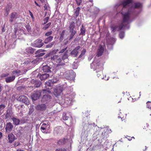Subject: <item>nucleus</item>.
Segmentation results:
<instances>
[{
    "instance_id": "1",
    "label": "nucleus",
    "mask_w": 151,
    "mask_h": 151,
    "mask_svg": "<svg viewBox=\"0 0 151 151\" xmlns=\"http://www.w3.org/2000/svg\"><path fill=\"white\" fill-rule=\"evenodd\" d=\"M69 30L70 32V35L69 40H71L73 38L74 36L76 34V32L74 29L75 27L74 22H72L69 23Z\"/></svg>"
},
{
    "instance_id": "2",
    "label": "nucleus",
    "mask_w": 151,
    "mask_h": 151,
    "mask_svg": "<svg viewBox=\"0 0 151 151\" xmlns=\"http://www.w3.org/2000/svg\"><path fill=\"white\" fill-rule=\"evenodd\" d=\"M50 59L51 60L55 61L57 64V67L63 66L65 64L64 61L58 55H55L51 56Z\"/></svg>"
},
{
    "instance_id": "3",
    "label": "nucleus",
    "mask_w": 151,
    "mask_h": 151,
    "mask_svg": "<svg viewBox=\"0 0 151 151\" xmlns=\"http://www.w3.org/2000/svg\"><path fill=\"white\" fill-rule=\"evenodd\" d=\"M19 70H14L12 72V76H9L5 78V80L6 83H9L13 82L15 79V76H18L20 73Z\"/></svg>"
},
{
    "instance_id": "4",
    "label": "nucleus",
    "mask_w": 151,
    "mask_h": 151,
    "mask_svg": "<svg viewBox=\"0 0 151 151\" xmlns=\"http://www.w3.org/2000/svg\"><path fill=\"white\" fill-rule=\"evenodd\" d=\"M94 65H95V70H96L99 69V71H96L97 73V76L98 77L101 78H102V75L103 74L102 68L101 66L100 65V63H95V62H93L92 64Z\"/></svg>"
},
{
    "instance_id": "5",
    "label": "nucleus",
    "mask_w": 151,
    "mask_h": 151,
    "mask_svg": "<svg viewBox=\"0 0 151 151\" xmlns=\"http://www.w3.org/2000/svg\"><path fill=\"white\" fill-rule=\"evenodd\" d=\"M17 100L22 102L26 105H29V102L27 97L25 96L21 95L17 97Z\"/></svg>"
},
{
    "instance_id": "6",
    "label": "nucleus",
    "mask_w": 151,
    "mask_h": 151,
    "mask_svg": "<svg viewBox=\"0 0 151 151\" xmlns=\"http://www.w3.org/2000/svg\"><path fill=\"white\" fill-rule=\"evenodd\" d=\"M42 91L41 90L35 91L31 94V98L34 101L38 99L41 95Z\"/></svg>"
},
{
    "instance_id": "7",
    "label": "nucleus",
    "mask_w": 151,
    "mask_h": 151,
    "mask_svg": "<svg viewBox=\"0 0 151 151\" xmlns=\"http://www.w3.org/2000/svg\"><path fill=\"white\" fill-rule=\"evenodd\" d=\"M121 14L123 16V22H128L129 20L130 19V17L129 16V11L127 13H125L124 14L122 12Z\"/></svg>"
},
{
    "instance_id": "8",
    "label": "nucleus",
    "mask_w": 151,
    "mask_h": 151,
    "mask_svg": "<svg viewBox=\"0 0 151 151\" xmlns=\"http://www.w3.org/2000/svg\"><path fill=\"white\" fill-rule=\"evenodd\" d=\"M44 45L42 42V40L40 39H37L35 41L34 43V46L36 47H40Z\"/></svg>"
},
{
    "instance_id": "9",
    "label": "nucleus",
    "mask_w": 151,
    "mask_h": 151,
    "mask_svg": "<svg viewBox=\"0 0 151 151\" xmlns=\"http://www.w3.org/2000/svg\"><path fill=\"white\" fill-rule=\"evenodd\" d=\"M51 99V97L49 95H45L42 99L41 101L43 103H47V101H49Z\"/></svg>"
},
{
    "instance_id": "10",
    "label": "nucleus",
    "mask_w": 151,
    "mask_h": 151,
    "mask_svg": "<svg viewBox=\"0 0 151 151\" xmlns=\"http://www.w3.org/2000/svg\"><path fill=\"white\" fill-rule=\"evenodd\" d=\"M49 76L48 74L45 73L41 75L40 73H39L37 76V77H39L41 81H43L49 78Z\"/></svg>"
},
{
    "instance_id": "11",
    "label": "nucleus",
    "mask_w": 151,
    "mask_h": 151,
    "mask_svg": "<svg viewBox=\"0 0 151 151\" xmlns=\"http://www.w3.org/2000/svg\"><path fill=\"white\" fill-rule=\"evenodd\" d=\"M104 51V48L101 45H99L97 50V55L98 57L101 56Z\"/></svg>"
},
{
    "instance_id": "12",
    "label": "nucleus",
    "mask_w": 151,
    "mask_h": 151,
    "mask_svg": "<svg viewBox=\"0 0 151 151\" xmlns=\"http://www.w3.org/2000/svg\"><path fill=\"white\" fill-rule=\"evenodd\" d=\"M46 106L45 104H41L37 105L36 107V109L38 110L41 111H45L46 109Z\"/></svg>"
},
{
    "instance_id": "13",
    "label": "nucleus",
    "mask_w": 151,
    "mask_h": 151,
    "mask_svg": "<svg viewBox=\"0 0 151 151\" xmlns=\"http://www.w3.org/2000/svg\"><path fill=\"white\" fill-rule=\"evenodd\" d=\"M17 14L16 12H13L11 13L10 15L9 22L11 23L12 22L15 18H17Z\"/></svg>"
},
{
    "instance_id": "14",
    "label": "nucleus",
    "mask_w": 151,
    "mask_h": 151,
    "mask_svg": "<svg viewBox=\"0 0 151 151\" xmlns=\"http://www.w3.org/2000/svg\"><path fill=\"white\" fill-rule=\"evenodd\" d=\"M62 91V89L60 87L55 88L54 89L53 93L56 96H59Z\"/></svg>"
},
{
    "instance_id": "15",
    "label": "nucleus",
    "mask_w": 151,
    "mask_h": 151,
    "mask_svg": "<svg viewBox=\"0 0 151 151\" xmlns=\"http://www.w3.org/2000/svg\"><path fill=\"white\" fill-rule=\"evenodd\" d=\"M80 47L78 46L73 49L70 52V54L74 55V57H76L78 53V50L80 49Z\"/></svg>"
},
{
    "instance_id": "16",
    "label": "nucleus",
    "mask_w": 151,
    "mask_h": 151,
    "mask_svg": "<svg viewBox=\"0 0 151 151\" xmlns=\"http://www.w3.org/2000/svg\"><path fill=\"white\" fill-rule=\"evenodd\" d=\"M44 51V50L42 49H40L37 50L36 52V54L35 56L37 57H40L43 56L45 53L41 52Z\"/></svg>"
},
{
    "instance_id": "17",
    "label": "nucleus",
    "mask_w": 151,
    "mask_h": 151,
    "mask_svg": "<svg viewBox=\"0 0 151 151\" xmlns=\"http://www.w3.org/2000/svg\"><path fill=\"white\" fill-rule=\"evenodd\" d=\"M132 0H125L122 2V4H120L119 6H122V7L123 6V7H125L126 6L132 2Z\"/></svg>"
},
{
    "instance_id": "18",
    "label": "nucleus",
    "mask_w": 151,
    "mask_h": 151,
    "mask_svg": "<svg viewBox=\"0 0 151 151\" xmlns=\"http://www.w3.org/2000/svg\"><path fill=\"white\" fill-rule=\"evenodd\" d=\"M13 127V126L12 123H7L5 128L6 131L7 132H9L12 130Z\"/></svg>"
},
{
    "instance_id": "19",
    "label": "nucleus",
    "mask_w": 151,
    "mask_h": 151,
    "mask_svg": "<svg viewBox=\"0 0 151 151\" xmlns=\"http://www.w3.org/2000/svg\"><path fill=\"white\" fill-rule=\"evenodd\" d=\"M50 125L49 124H47L46 123H43L41 125L40 129L44 130H48L49 129Z\"/></svg>"
},
{
    "instance_id": "20",
    "label": "nucleus",
    "mask_w": 151,
    "mask_h": 151,
    "mask_svg": "<svg viewBox=\"0 0 151 151\" xmlns=\"http://www.w3.org/2000/svg\"><path fill=\"white\" fill-rule=\"evenodd\" d=\"M8 140L9 142L12 143L15 139V137L14 135L12 133L8 135Z\"/></svg>"
},
{
    "instance_id": "21",
    "label": "nucleus",
    "mask_w": 151,
    "mask_h": 151,
    "mask_svg": "<svg viewBox=\"0 0 151 151\" xmlns=\"http://www.w3.org/2000/svg\"><path fill=\"white\" fill-rule=\"evenodd\" d=\"M55 83L53 80H49L46 82L45 86L51 87L53 86L54 84Z\"/></svg>"
},
{
    "instance_id": "22",
    "label": "nucleus",
    "mask_w": 151,
    "mask_h": 151,
    "mask_svg": "<svg viewBox=\"0 0 151 151\" xmlns=\"http://www.w3.org/2000/svg\"><path fill=\"white\" fill-rule=\"evenodd\" d=\"M51 68L47 65H45L43 67L42 70L45 72L48 73L51 71Z\"/></svg>"
},
{
    "instance_id": "23",
    "label": "nucleus",
    "mask_w": 151,
    "mask_h": 151,
    "mask_svg": "<svg viewBox=\"0 0 151 151\" xmlns=\"http://www.w3.org/2000/svg\"><path fill=\"white\" fill-rule=\"evenodd\" d=\"M70 116V114L69 113H64L63 114V119L64 120H67L68 119L69 117Z\"/></svg>"
},
{
    "instance_id": "24",
    "label": "nucleus",
    "mask_w": 151,
    "mask_h": 151,
    "mask_svg": "<svg viewBox=\"0 0 151 151\" xmlns=\"http://www.w3.org/2000/svg\"><path fill=\"white\" fill-rule=\"evenodd\" d=\"M11 111L9 109H8L6 112L5 115V119L10 118L12 116V114L11 113Z\"/></svg>"
},
{
    "instance_id": "25",
    "label": "nucleus",
    "mask_w": 151,
    "mask_h": 151,
    "mask_svg": "<svg viewBox=\"0 0 151 151\" xmlns=\"http://www.w3.org/2000/svg\"><path fill=\"white\" fill-rule=\"evenodd\" d=\"M32 82L34 83V86L36 87H39L41 84V82L39 81L32 80Z\"/></svg>"
},
{
    "instance_id": "26",
    "label": "nucleus",
    "mask_w": 151,
    "mask_h": 151,
    "mask_svg": "<svg viewBox=\"0 0 151 151\" xmlns=\"http://www.w3.org/2000/svg\"><path fill=\"white\" fill-rule=\"evenodd\" d=\"M80 31L81 33L79 34L80 35H85L86 29L83 25H82L81 26Z\"/></svg>"
},
{
    "instance_id": "27",
    "label": "nucleus",
    "mask_w": 151,
    "mask_h": 151,
    "mask_svg": "<svg viewBox=\"0 0 151 151\" xmlns=\"http://www.w3.org/2000/svg\"><path fill=\"white\" fill-rule=\"evenodd\" d=\"M6 107V105L5 104H0V115H1L3 112H1V111L3 110ZM2 122V120L0 119V122Z\"/></svg>"
},
{
    "instance_id": "28",
    "label": "nucleus",
    "mask_w": 151,
    "mask_h": 151,
    "mask_svg": "<svg viewBox=\"0 0 151 151\" xmlns=\"http://www.w3.org/2000/svg\"><path fill=\"white\" fill-rule=\"evenodd\" d=\"M53 38V37L50 36L46 38L44 42L45 44H47L50 42L52 41Z\"/></svg>"
},
{
    "instance_id": "29",
    "label": "nucleus",
    "mask_w": 151,
    "mask_h": 151,
    "mask_svg": "<svg viewBox=\"0 0 151 151\" xmlns=\"http://www.w3.org/2000/svg\"><path fill=\"white\" fill-rule=\"evenodd\" d=\"M26 52H27L28 53L32 54L34 52V49L31 47H29L27 48L26 49Z\"/></svg>"
},
{
    "instance_id": "30",
    "label": "nucleus",
    "mask_w": 151,
    "mask_h": 151,
    "mask_svg": "<svg viewBox=\"0 0 151 151\" xmlns=\"http://www.w3.org/2000/svg\"><path fill=\"white\" fill-rule=\"evenodd\" d=\"M120 113L121 114V115L118 116V118L119 119L120 118L122 122H126L127 121L126 117H124V116H123L121 112H120Z\"/></svg>"
},
{
    "instance_id": "31",
    "label": "nucleus",
    "mask_w": 151,
    "mask_h": 151,
    "mask_svg": "<svg viewBox=\"0 0 151 151\" xmlns=\"http://www.w3.org/2000/svg\"><path fill=\"white\" fill-rule=\"evenodd\" d=\"M68 50H66V52L64 53L62 57V59L63 60H64L66 59H67L68 58Z\"/></svg>"
},
{
    "instance_id": "32",
    "label": "nucleus",
    "mask_w": 151,
    "mask_h": 151,
    "mask_svg": "<svg viewBox=\"0 0 151 151\" xmlns=\"http://www.w3.org/2000/svg\"><path fill=\"white\" fill-rule=\"evenodd\" d=\"M65 143V138L60 139L57 142V144L59 145H62Z\"/></svg>"
},
{
    "instance_id": "33",
    "label": "nucleus",
    "mask_w": 151,
    "mask_h": 151,
    "mask_svg": "<svg viewBox=\"0 0 151 151\" xmlns=\"http://www.w3.org/2000/svg\"><path fill=\"white\" fill-rule=\"evenodd\" d=\"M80 8L78 7L76 9L74 13V15L76 17H77L79 15V13L80 11Z\"/></svg>"
},
{
    "instance_id": "34",
    "label": "nucleus",
    "mask_w": 151,
    "mask_h": 151,
    "mask_svg": "<svg viewBox=\"0 0 151 151\" xmlns=\"http://www.w3.org/2000/svg\"><path fill=\"white\" fill-rule=\"evenodd\" d=\"M147 107L148 108L150 109L151 110V101H148L146 103ZM150 116H151V114H150Z\"/></svg>"
},
{
    "instance_id": "35",
    "label": "nucleus",
    "mask_w": 151,
    "mask_h": 151,
    "mask_svg": "<svg viewBox=\"0 0 151 151\" xmlns=\"http://www.w3.org/2000/svg\"><path fill=\"white\" fill-rule=\"evenodd\" d=\"M86 52V49H84L83 50H82V51L81 52V54L78 57V58H81L82 57V56L84 55Z\"/></svg>"
},
{
    "instance_id": "36",
    "label": "nucleus",
    "mask_w": 151,
    "mask_h": 151,
    "mask_svg": "<svg viewBox=\"0 0 151 151\" xmlns=\"http://www.w3.org/2000/svg\"><path fill=\"white\" fill-rule=\"evenodd\" d=\"M124 26V25L123 24V23L122 22L121 24V25H120L119 27H117V29H118L117 30V31H119L120 30H121L123 28V27Z\"/></svg>"
},
{
    "instance_id": "37",
    "label": "nucleus",
    "mask_w": 151,
    "mask_h": 151,
    "mask_svg": "<svg viewBox=\"0 0 151 151\" xmlns=\"http://www.w3.org/2000/svg\"><path fill=\"white\" fill-rule=\"evenodd\" d=\"M51 23L50 22L47 23V24H46L45 27H43V29L45 30H46L47 28H48L51 25Z\"/></svg>"
},
{
    "instance_id": "38",
    "label": "nucleus",
    "mask_w": 151,
    "mask_h": 151,
    "mask_svg": "<svg viewBox=\"0 0 151 151\" xmlns=\"http://www.w3.org/2000/svg\"><path fill=\"white\" fill-rule=\"evenodd\" d=\"M12 119L14 123H19L20 122L19 119L14 117L12 118Z\"/></svg>"
},
{
    "instance_id": "39",
    "label": "nucleus",
    "mask_w": 151,
    "mask_h": 151,
    "mask_svg": "<svg viewBox=\"0 0 151 151\" xmlns=\"http://www.w3.org/2000/svg\"><path fill=\"white\" fill-rule=\"evenodd\" d=\"M25 27L28 32H31V28L29 24H27L25 26Z\"/></svg>"
},
{
    "instance_id": "40",
    "label": "nucleus",
    "mask_w": 151,
    "mask_h": 151,
    "mask_svg": "<svg viewBox=\"0 0 151 151\" xmlns=\"http://www.w3.org/2000/svg\"><path fill=\"white\" fill-rule=\"evenodd\" d=\"M119 36L120 38L122 39L124 36V32H121L119 34Z\"/></svg>"
},
{
    "instance_id": "41",
    "label": "nucleus",
    "mask_w": 151,
    "mask_h": 151,
    "mask_svg": "<svg viewBox=\"0 0 151 151\" xmlns=\"http://www.w3.org/2000/svg\"><path fill=\"white\" fill-rule=\"evenodd\" d=\"M45 10H50V7L48 5L45 4L44 6Z\"/></svg>"
},
{
    "instance_id": "42",
    "label": "nucleus",
    "mask_w": 151,
    "mask_h": 151,
    "mask_svg": "<svg viewBox=\"0 0 151 151\" xmlns=\"http://www.w3.org/2000/svg\"><path fill=\"white\" fill-rule=\"evenodd\" d=\"M141 4L139 3H135L134 7L135 8H138L141 6Z\"/></svg>"
},
{
    "instance_id": "43",
    "label": "nucleus",
    "mask_w": 151,
    "mask_h": 151,
    "mask_svg": "<svg viewBox=\"0 0 151 151\" xmlns=\"http://www.w3.org/2000/svg\"><path fill=\"white\" fill-rule=\"evenodd\" d=\"M52 31L48 32L45 33V35L46 36L49 37L52 34Z\"/></svg>"
},
{
    "instance_id": "44",
    "label": "nucleus",
    "mask_w": 151,
    "mask_h": 151,
    "mask_svg": "<svg viewBox=\"0 0 151 151\" xmlns=\"http://www.w3.org/2000/svg\"><path fill=\"white\" fill-rule=\"evenodd\" d=\"M65 32V30H63L62 31V33L61 34L60 38V39H63L64 36V34Z\"/></svg>"
},
{
    "instance_id": "45",
    "label": "nucleus",
    "mask_w": 151,
    "mask_h": 151,
    "mask_svg": "<svg viewBox=\"0 0 151 151\" xmlns=\"http://www.w3.org/2000/svg\"><path fill=\"white\" fill-rule=\"evenodd\" d=\"M54 44L53 42H52L49 43V44L46 45V47L47 48H50Z\"/></svg>"
},
{
    "instance_id": "46",
    "label": "nucleus",
    "mask_w": 151,
    "mask_h": 151,
    "mask_svg": "<svg viewBox=\"0 0 151 151\" xmlns=\"http://www.w3.org/2000/svg\"><path fill=\"white\" fill-rule=\"evenodd\" d=\"M9 75V74L7 73L6 74H4L3 73L1 74V77H6L8 76Z\"/></svg>"
},
{
    "instance_id": "47",
    "label": "nucleus",
    "mask_w": 151,
    "mask_h": 151,
    "mask_svg": "<svg viewBox=\"0 0 151 151\" xmlns=\"http://www.w3.org/2000/svg\"><path fill=\"white\" fill-rule=\"evenodd\" d=\"M76 1V3L78 6H79L81 5L82 3V0H75Z\"/></svg>"
},
{
    "instance_id": "48",
    "label": "nucleus",
    "mask_w": 151,
    "mask_h": 151,
    "mask_svg": "<svg viewBox=\"0 0 151 151\" xmlns=\"http://www.w3.org/2000/svg\"><path fill=\"white\" fill-rule=\"evenodd\" d=\"M67 49V47H66L64 48L63 49H62L60 51V52H59V53H63L65 51H66H66Z\"/></svg>"
},
{
    "instance_id": "49",
    "label": "nucleus",
    "mask_w": 151,
    "mask_h": 151,
    "mask_svg": "<svg viewBox=\"0 0 151 151\" xmlns=\"http://www.w3.org/2000/svg\"><path fill=\"white\" fill-rule=\"evenodd\" d=\"M49 17H45L44 19V24H45L49 20Z\"/></svg>"
},
{
    "instance_id": "50",
    "label": "nucleus",
    "mask_w": 151,
    "mask_h": 151,
    "mask_svg": "<svg viewBox=\"0 0 151 151\" xmlns=\"http://www.w3.org/2000/svg\"><path fill=\"white\" fill-rule=\"evenodd\" d=\"M111 28H112V31H114V32L116 30L117 31V30L118 29L117 27H116V26L112 27Z\"/></svg>"
},
{
    "instance_id": "51",
    "label": "nucleus",
    "mask_w": 151,
    "mask_h": 151,
    "mask_svg": "<svg viewBox=\"0 0 151 151\" xmlns=\"http://www.w3.org/2000/svg\"><path fill=\"white\" fill-rule=\"evenodd\" d=\"M55 151H66V150L65 148L59 149L56 150Z\"/></svg>"
},
{
    "instance_id": "52",
    "label": "nucleus",
    "mask_w": 151,
    "mask_h": 151,
    "mask_svg": "<svg viewBox=\"0 0 151 151\" xmlns=\"http://www.w3.org/2000/svg\"><path fill=\"white\" fill-rule=\"evenodd\" d=\"M126 138H127L129 140H132V138L134 139V137H131L130 136H127V137H126Z\"/></svg>"
},
{
    "instance_id": "53",
    "label": "nucleus",
    "mask_w": 151,
    "mask_h": 151,
    "mask_svg": "<svg viewBox=\"0 0 151 151\" xmlns=\"http://www.w3.org/2000/svg\"><path fill=\"white\" fill-rule=\"evenodd\" d=\"M29 15L33 19V14L32 13V12H31L30 11H29Z\"/></svg>"
},
{
    "instance_id": "54",
    "label": "nucleus",
    "mask_w": 151,
    "mask_h": 151,
    "mask_svg": "<svg viewBox=\"0 0 151 151\" xmlns=\"http://www.w3.org/2000/svg\"><path fill=\"white\" fill-rule=\"evenodd\" d=\"M19 144V143L18 142H15L14 144V146L15 147H17L18 146Z\"/></svg>"
},
{
    "instance_id": "55",
    "label": "nucleus",
    "mask_w": 151,
    "mask_h": 151,
    "mask_svg": "<svg viewBox=\"0 0 151 151\" xmlns=\"http://www.w3.org/2000/svg\"><path fill=\"white\" fill-rule=\"evenodd\" d=\"M35 3L37 6L39 7H40V6L35 1Z\"/></svg>"
},
{
    "instance_id": "56",
    "label": "nucleus",
    "mask_w": 151,
    "mask_h": 151,
    "mask_svg": "<svg viewBox=\"0 0 151 151\" xmlns=\"http://www.w3.org/2000/svg\"><path fill=\"white\" fill-rule=\"evenodd\" d=\"M6 16H7L9 13V10H7V9H6Z\"/></svg>"
},
{
    "instance_id": "57",
    "label": "nucleus",
    "mask_w": 151,
    "mask_h": 151,
    "mask_svg": "<svg viewBox=\"0 0 151 151\" xmlns=\"http://www.w3.org/2000/svg\"><path fill=\"white\" fill-rule=\"evenodd\" d=\"M129 72L128 71H127V70H126L125 71V73L126 74H128L129 73Z\"/></svg>"
},
{
    "instance_id": "58",
    "label": "nucleus",
    "mask_w": 151,
    "mask_h": 151,
    "mask_svg": "<svg viewBox=\"0 0 151 151\" xmlns=\"http://www.w3.org/2000/svg\"><path fill=\"white\" fill-rule=\"evenodd\" d=\"M2 133L1 132H0V139L2 137Z\"/></svg>"
},
{
    "instance_id": "59",
    "label": "nucleus",
    "mask_w": 151,
    "mask_h": 151,
    "mask_svg": "<svg viewBox=\"0 0 151 151\" xmlns=\"http://www.w3.org/2000/svg\"><path fill=\"white\" fill-rule=\"evenodd\" d=\"M39 0L42 3H43L45 2V0Z\"/></svg>"
},
{
    "instance_id": "60",
    "label": "nucleus",
    "mask_w": 151,
    "mask_h": 151,
    "mask_svg": "<svg viewBox=\"0 0 151 151\" xmlns=\"http://www.w3.org/2000/svg\"><path fill=\"white\" fill-rule=\"evenodd\" d=\"M17 151H24L23 150H21L20 149H18L17 150Z\"/></svg>"
},
{
    "instance_id": "61",
    "label": "nucleus",
    "mask_w": 151,
    "mask_h": 151,
    "mask_svg": "<svg viewBox=\"0 0 151 151\" xmlns=\"http://www.w3.org/2000/svg\"><path fill=\"white\" fill-rule=\"evenodd\" d=\"M93 0H89V1L91 2H93Z\"/></svg>"
},
{
    "instance_id": "62",
    "label": "nucleus",
    "mask_w": 151,
    "mask_h": 151,
    "mask_svg": "<svg viewBox=\"0 0 151 151\" xmlns=\"http://www.w3.org/2000/svg\"><path fill=\"white\" fill-rule=\"evenodd\" d=\"M42 91H43V92L45 91H46V90L45 89H43L42 90Z\"/></svg>"
},
{
    "instance_id": "63",
    "label": "nucleus",
    "mask_w": 151,
    "mask_h": 151,
    "mask_svg": "<svg viewBox=\"0 0 151 151\" xmlns=\"http://www.w3.org/2000/svg\"><path fill=\"white\" fill-rule=\"evenodd\" d=\"M96 9H97V11H98V12L99 11V9H97V8H96Z\"/></svg>"
},
{
    "instance_id": "64",
    "label": "nucleus",
    "mask_w": 151,
    "mask_h": 151,
    "mask_svg": "<svg viewBox=\"0 0 151 151\" xmlns=\"http://www.w3.org/2000/svg\"><path fill=\"white\" fill-rule=\"evenodd\" d=\"M19 124V123H15V124H16V125H18Z\"/></svg>"
}]
</instances>
